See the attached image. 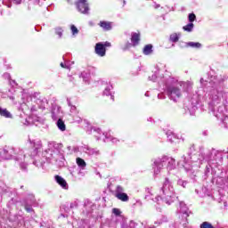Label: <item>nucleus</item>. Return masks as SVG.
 <instances>
[{"instance_id":"20","label":"nucleus","mask_w":228,"mask_h":228,"mask_svg":"<svg viewBox=\"0 0 228 228\" xmlns=\"http://www.w3.org/2000/svg\"><path fill=\"white\" fill-rule=\"evenodd\" d=\"M25 209H26L27 213H32V211H33V208L29 205H26Z\"/></svg>"},{"instance_id":"24","label":"nucleus","mask_w":228,"mask_h":228,"mask_svg":"<svg viewBox=\"0 0 228 228\" xmlns=\"http://www.w3.org/2000/svg\"><path fill=\"white\" fill-rule=\"evenodd\" d=\"M174 163H175V160L171 159V161L169 162V165L167 167H170V165H174Z\"/></svg>"},{"instance_id":"9","label":"nucleus","mask_w":228,"mask_h":228,"mask_svg":"<svg viewBox=\"0 0 228 228\" xmlns=\"http://www.w3.org/2000/svg\"><path fill=\"white\" fill-rule=\"evenodd\" d=\"M143 54H145L146 56H149V54H152V45H146L143 47L142 50Z\"/></svg>"},{"instance_id":"16","label":"nucleus","mask_w":228,"mask_h":228,"mask_svg":"<svg viewBox=\"0 0 228 228\" xmlns=\"http://www.w3.org/2000/svg\"><path fill=\"white\" fill-rule=\"evenodd\" d=\"M55 34L58 35L59 38H61L63 35V28H61V27L55 28Z\"/></svg>"},{"instance_id":"19","label":"nucleus","mask_w":228,"mask_h":228,"mask_svg":"<svg viewBox=\"0 0 228 228\" xmlns=\"http://www.w3.org/2000/svg\"><path fill=\"white\" fill-rule=\"evenodd\" d=\"M112 213H113L116 216H120V214H121L122 212H120V209H118V208H113V209H112Z\"/></svg>"},{"instance_id":"7","label":"nucleus","mask_w":228,"mask_h":228,"mask_svg":"<svg viewBox=\"0 0 228 228\" xmlns=\"http://www.w3.org/2000/svg\"><path fill=\"white\" fill-rule=\"evenodd\" d=\"M55 181H56V183H58V184H59L60 186H61V188H64V189L67 188V181H65V180L63 179V177H61V176L56 175H55Z\"/></svg>"},{"instance_id":"12","label":"nucleus","mask_w":228,"mask_h":228,"mask_svg":"<svg viewBox=\"0 0 228 228\" xmlns=\"http://www.w3.org/2000/svg\"><path fill=\"white\" fill-rule=\"evenodd\" d=\"M187 46L192 47L194 49H200V47H202V45L200 43L189 42L187 43Z\"/></svg>"},{"instance_id":"25","label":"nucleus","mask_w":228,"mask_h":228,"mask_svg":"<svg viewBox=\"0 0 228 228\" xmlns=\"http://www.w3.org/2000/svg\"><path fill=\"white\" fill-rule=\"evenodd\" d=\"M109 98L110 99V101L113 102V101H115V98L113 96H109Z\"/></svg>"},{"instance_id":"4","label":"nucleus","mask_w":228,"mask_h":228,"mask_svg":"<svg viewBox=\"0 0 228 228\" xmlns=\"http://www.w3.org/2000/svg\"><path fill=\"white\" fill-rule=\"evenodd\" d=\"M167 93L169 95H175L176 97H181V89L175 86H171L167 88Z\"/></svg>"},{"instance_id":"13","label":"nucleus","mask_w":228,"mask_h":228,"mask_svg":"<svg viewBox=\"0 0 228 228\" xmlns=\"http://www.w3.org/2000/svg\"><path fill=\"white\" fill-rule=\"evenodd\" d=\"M77 165H78L82 168H85V167H86V162H85V159L81 158H77Z\"/></svg>"},{"instance_id":"18","label":"nucleus","mask_w":228,"mask_h":228,"mask_svg":"<svg viewBox=\"0 0 228 228\" xmlns=\"http://www.w3.org/2000/svg\"><path fill=\"white\" fill-rule=\"evenodd\" d=\"M70 29H71L72 35H77V33H79V30L76 27V25H71Z\"/></svg>"},{"instance_id":"21","label":"nucleus","mask_w":228,"mask_h":228,"mask_svg":"<svg viewBox=\"0 0 228 228\" xmlns=\"http://www.w3.org/2000/svg\"><path fill=\"white\" fill-rule=\"evenodd\" d=\"M102 45L104 49H106V47H111V43L106 41L104 44L102 43Z\"/></svg>"},{"instance_id":"17","label":"nucleus","mask_w":228,"mask_h":228,"mask_svg":"<svg viewBox=\"0 0 228 228\" xmlns=\"http://www.w3.org/2000/svg\"><path fill=\"white\" fill-rule=\"evenodd\" d=\"M188 19L189 22L193 23L197 20V16L195 15V13H190Z\"/></svg>"},{"instance_id":"6","label":"nucleus","mask_w":228,"mask_h":228,"mask_svg":"<svg viewBox=\"0 0 228 228\" xmlns=\"http://www.w3.org/2000/svg\"><path fill=\"white\" fill-rule=\"evenodd\" d=\"M0 117H4V118H12L13 116L7 109H3L0 107Z\"/></svg>"},{"instance_id":"14","label":"nucleus","mask_w":228,"mask_h":228,"mask_svg":"<svg viewBox=\"0 0 228 228\" xmlns=\"http://www.w3.org/2000/svg\"><path fill=\"white\" fill-rule=\"evenodd\" d=\"M169 40H171V42H179V35H177V33H173L170 35Z\"/></svg>"},{"instance_id":"5","label":"nucleus","mask_w":228,"mask_h":228,"mask_svg":"<svg viewBox=\"0 0 228 228\" xmlns=\"http://www.w3.org/2000/svg\"><path fill=\"white\" fill-rule=\"evenodd\" d=\"M98 25L100 26V28L104 29V31H111V28H112L111 21L102 20Z\"/></svg>"},{"instance_id":"23","label":"nucleus","mask_w":228,"mask_h":228,"mask_svg":"<svg viewBox=\"0 0 228 228\" xmlns=\"http://www.w3.org/2000/svg\"><path fill=\"white\" fill-rule=\"evenodd\" d=\"M60 66L61 69H69V66L65 65L63 62H61Z\"/></svg>"},{"instance_id":"3","label":"nucleus","mask_w":228,"mask_h":228,"mask_svg":"<svg viewBox=\"0 0 228 228\" xmlns=\"http://www.w3.org/2000/svg\"><path fill=\"white\" fill-rule=\"evenodd\" d=\"M140 40H141V34L140 32H134L131 35V42H132V45L134 47H136V45H138L140 44Z\"/></svg>"},{"instance_id":"2","label":"nucleus","mask_w":228,"mask_h":228,"mask_svg":"<svg viewBox=\"0 0 228 228\" xmlns=\"http://www.w3.org/2000/svg\"><path fill=\"white\" fill-rule=\"evenodd\" d=\"M95 54L101 56L102 58L106 56V48H104V45L102 43H97L94 47Z\"/></svg>"},{"instance_id":"11","label":"nucleus","mask_w":228,"mask_h":228,"mask_svg":"<svg viewBox=\"0 0 228 228\" xmlns=\"http://www.w3.org/2000/svg\"><path fill=\"white\" fill-rule=\"evenodd\" d=\"M193 28L195 25L193 23H188L187 25L183 27V31H187V33H191L193 31Z\"/></svg>"},{"instance_id":"22","label":"nucleus","mask_w":228,"mask_h":228,"mask_svg":"<svg viewBox=\"0 0 228 228\" xmlns=\"http://www.w3.org/2000/svg\"><path fill=\"white\" fill-rule=\"evenodd\" d=\"M121 191H124V188H123L122 186L118 185V186L117 187V192H118V193H122Z\"/></svg>"},{"instance_id":"15","label":"nucleus","mask_w":228,"mask_h":228,"mask_svg":"<svg viewBox=\"0 0 228 228\" xmlns=\"http://www.w3.org/2000/svg\"><path fill=\"white\" fill-rule=\"evenodd\" d=\"M200 228H215V226L211 223L205 221L200 225Z\"/></svg>"},{"instance_id":"1","label":"nucleus","mask_w":228,"mask_h":228,"mask_svg":"<svg viewBox=\"0 0 228 228\" xmlns=\"http://www.w3.org/2000/svg\"><path fill=\"white\" fill-rule=\"evenodd\" d=\"M77 6L80 13H88L90 11V7H88V3H86V0H78Z\"/></svg>"},{"instance_id":"8","label":"nucleus","mask_w":228,"mask_h":228,"mask_svg":"<svg viewBox=\"0 0 228 228\" xmlns=\"http://www.w3.org/2000/svg\"><path fill=\"white\" fill-rule=\"evenodd\" d=\"M116 197L118 200H122V202H127V200H129V196L125 192H118Z\"/></svg>"},{"instance_id":"10","label":"nucleus","mask_w":228,"mask_h":228,"mask_svg":"<svg viewBox=\"0 0 228 228\" xmlns=\"http://www.w3.org/2000/svg\"><path fill=\"white\" fill-rule=\"evenodd\" d=\"M57 127H58V129H60V131H65L67 129V126H65V122L62 121L61 118L58 119Z\"/></svg>"}]
</instances>
